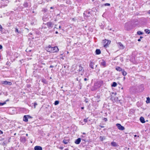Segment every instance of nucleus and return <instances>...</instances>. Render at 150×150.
Masks as SVG:
<instances>
[{
    "instance_id": "nucleus-9",
    "label": "nucleus",
    "mask_w": 150,
    "mask_h": 150,
    "mask_svg": "<svg viewBox=\"0 0 150 150\" xmlns=\"http://www.w3.org/2000/svg\"><path fill=\"white\" fill-rule=\"evenodd\" d=\"M1 83L5 85L10 86L12 84V83L11 82L8 81H2Z\"/></svg>"
},
{
    "instance_id": "nucleus-39",
    "label": "nucleus",
    "mask_w": 150,
    "mask_h": 150,
    "mask_svg": "<svg viewBox=\"0 0 150 150\" xmlns=\"http://www.w3.org/2000/svg\"><path fill=\"white\" fill-rule=\"evenodd\" d=\"M6 104V102H4L3 103L0 102V106H2L5 104Z\"/></svg>"
},
{
    "instance_id": "nucleus-16",
    "label": "nucleus",
    "mask_w": 150,
    "mask_h": 150,
    "mask_svg": "<svg viewBox=\"0 0 150 150\" xmlns=\"http://www.w3.org/2000/svg\"><path fill=\"white\" fill-rule=\"evenodd\" d=\"M41 81L44 84H47L48 83V81H47L46 79L43 78L41 79Z\"/></svg>"
},
{
    "instance_id": "nucleus-57",
    "label": "nucleus",
    "mask_w": 150,
    "mask_h": 150,
    "mask_svg": "<svg viewBox=\"0 0 150 150\" xmlns=\"http://www.w3.org/2000/svg\"><path fill=\"white\" fill-rule=\"evenodd\" d=\"M143 38V37L142 36H140V38H139V39H142V38Z\"/></svg>"
},
{
    "instance_id": "nucleus-45",
    "label": "nucleus",
    "mask_w": 150,
    "mask_h": 150,
    "mask_svg": "<svg viewBox=\"0 0 150 150\" xmlns=\"http://www.w3.org/2000/svg\"><path fill=\"white\" fill-rule=\"evenodd\" d=\"M28 116V119H29V118H33V117H31V116H30V115H27Z\"/></svg>"
},
{
    "instance_id": "nucleus-58",
    "label": "nucleus",
    "mask_w": 150,
    "mask_h": 150,
    "mask_svg": "<svg viewBox=\"0 0 150 150\" xmlns=\"http://www.w3.org/2000/svg\"><path fill=\"white\" fill-rule=\"evenodd\" d=\"M97 98H100V96H97Z\"/></svg>"
},
{
    "instance_id": "nucleus-64",
    "label": "nucleus",
    "mask_w": 150,
    "mask_h": 150,
    "mask_svg": "<svg viewBox=\"0 0 150 150\" xmlns=\"http://www.w3.org/2000/svg\"><path fill=\"white\" fill-rule=\"evenodd\" d=\"M64 150H69V149L68 148L65 149Z\"/></svg>"
},
{
    "instance_id": "nucleus-29",
    "label": "nucleus",
    "mask_w": 150,
    "mask_h": 150,
    "mask_svg": "<svg viewBox=\"0 0 150 150\" xmlns=\"http://www.w3.org/2000/svg\"><path fill=\"white\" fill-rule=\"evenodd\" d=\"M117 86V83L115 82H113L111 85V86L113 87H115Z\"/></svg>"
},
{
    "instance_id": "nucleus-4",
    "label": "nucleus",
    "mask_w": 150,
    "mask_h": 150,
    "mask_svg": "<svg viewBox=\"0 0 150 150\" xmlns=\"http://www.w3.org/2000/svg\"><path fill=\"white\" fill-rule=\"evenodd\" d=\"M83 15L84 16V18H86L90 17L91 14L90 12L88 11H85L83 13Z\"/></svg>"
},
{
    "instance_id": "nucleus-3",
    "label": "nucleus",
    "mask_w": 150,
    "mask_h": 150,
    "mask_svg": "<svg viewBox=\"0 0 150 150\" xmlns=\"http://www.w3.org/2000/svg\"><path fill=\"white\" fill-rule=\"evenodd\" d=\"M100 64L103 67H105L106 66V62L103 59L100 61Z\"/></svg>"
},
{
    "instance_id": "nucleus-6",
    "label": "nucleus",
    "mask_w": 150,
    "mask_h": 150,
    "mask_svg": "<svg viewBox=\"0 0 150 150\" xmlns=\"http://www.w3.org/2000/svg\"><path fill=\"white\" fill-rule=\"evenodd\" d=\"M45 24L47 26L48 28L50 29L52 28L54 25V24L51 22H47Z\"/></svg>"
},
{
    "instance_id": "nucleus-30",
    "label": "nucleus",
    "mask_w": 150,
    "mask_h": 150,
    "mask_svg": "<svg viewBox=\"0 0 150 150\" xmlns=\"http://www.w3.org/2000/svg\"><path fill=\"white\" fill-rule=\"evenodd\" d=\"M99 138L100 140L101 141H103V140H105V138L104 136H100L99 137Z\"/></svg>"
},
{
    "instance_id": "nucleus-12",
    "label": "nucleus",
    "mask_w": 150,
    "mask_h": 150,
    "mask_svg": "<svg viewBox=\"0 0 150 150\" xmlns=\"http://www.w3.org/2000/svg\"><path fill=\"white\" fill-rule=\"evenodd\" d=\"M42 148L40 146H36L34 148V150H42Z\"/></svg>"
},
{
    "instance_id": "nucleus-34",
    "label": "nucleus",
    "mask_w": 150,
    "mask_h": 150,
    "mask_svg": "<svg viewBox=\"0 0 150 150\" xmlns=\"http://www.w3.org/2000/svg\"><path fill=\"white\" fill-rule=\"evenodd\" d=\"M144 31L147 34H149L150 33V30L148 29H146L144 30Z\"/></svg>"
},
{
    "instance_id": "nucleus-42",
    "label": "nucleus",
    "mask_w": 150,
    "mask_h": 150,
    "mask_svg": "<svg viewBox=\"0 0 150 150\" xmlns=\"http://www.w3.org/2000/svg\"><path fill=\"white\" fill-rule=\"evenodd\" d=\"M37 104L35 102L34 103V106L35 108L36 107V106L37 105Z\"/></svg>"
},
{
    "instance_id": "nucleus-5",
    "label": "nucleus",
    "mask_w": 150,
    "mask_h": 150,
    "mask_svg": "<svg viewBox=\"0 0 150 150\" xmlns=\"http://www.w3.org/2000/svg\"><path fill=\"white\" fill-rule=\"evenodd\" d=\"M78 71H79V72L81 75H82L84 71V69L83 68L81 65H80L79 66V69Z\"/></svg>"
},
{
    "instance_id": "nucleus-53",
    "label": "nucleus",
    "mask_w": 150,
    "mask_h": 150,
    "mask_svg": "<svg viewBox=\"0 0 150 150\" xmlns=\"http://www.w3.org/2000/svg\"><path fill=\"white\" fill-rule=\"evenodd\" d=\"M101 128H104V126H101V125H100L99 126Z\"/></svg>"
},
{
    "instance_id": "nucleus-25",
    "label": "nucleus",
    "mask_w": 150,
    "mask_h": 150,
    "mask_svg": "<svg viewBox=\"0 0 150 150\" xmlns=\"http://www.w3.org/2000/svg\"><path fill=\"white\" fill-rule=\"evenodd\" d=\"M115 69L116 70L119 71H122L123 70V69H122L121 68L119 67H116Z\"/></svg>"
},
{
    "instance_id": "nucleus-10",
    "label": "nucleus",
    "mask_w": 150,
    "mask_h": 150,
    "mask_svg": "<svg viewBox=\"0 0 150 150\" xmlns=\"http://www.w3.org/2000/svg\"><path fill=\"white\" fill-rule=\"evenodd\" d=\"M59 49L57 46L52 47L51 53L57 52L59 51Z\"/></svg>"
},
{
    "instance_id": "nucleus-27",
    "label": "nucleus",
    "mask_w": 150,
    "mask_h": 150,
    "mask_svg": "<svg viewBox=\"0 0 150 150\" xmlns=\"http://www.w3.org/2000/svg\"><path fill=\"white\" fill-rule=\"evenodd\" d=\"M122 75L124 76H125L127 74V73L124 70V69H123L122 71Z\"/></svg>"
},
{
    "instance_id": "nucleus-15",
    "label": "nucleus",
    "mask_w": 150,
    "mask_h": 150,
    "mask_svg": "<svg viewBox=\"0 0 150 150\" xmlns=\"http://www.w3.org/2000/svg\"><path fill=\"white\" fill-rule=\"evenodd\" d=\"M28 115H25L23 118V120L25 122H27L28 121Z\"/></svg>"
},
{
    "instance_id": "nucleus-35",
    "label": "nucleus",
    "mask_w": 150,
    "mask_h": 150,
    "mask_svg": "<svg viewBox=\"0 0 150 150\" xmlns=\"http://www.w3.org/2000/svg\"><path fill=\"white\" fill-rule=\"evenodd\" d=\"M63 142L65 144H67L69 142V141L64 139V140H63Z\"/></svg>"
},
{
    "instance_id": "nucleus-61",
    "label": "nucleus",
    "mask_w": 150,
    "mask_h": 150,
    "mask_svg": "<svg viewBox=\"0 0 150 150\" xmlns=\"http://www.w3.org/2000/svg\"><path fill=\"white\" fill-rule=\"evenodd\" d=\"M55 33H56V34H58V32L57 31H56V32H55Z\"/></svg>"
},
{
    "instance_id": "nucleus-31",
    "label": "nucleus",
    "mask_w": 150,
    "mask_h": 150,
    "mask_svg": "<svg viewBox=\"0 0 150 150\" xmlns=\"http://www.w3.org/2000/svg\"><path fill=\"white\" fill-rule=\"evenodd\" d=\"M118 44L120 47H122L121 48L122 49H123L124 48V46L122 44V43L121 42H119Z\"/></svg>"
},
{
    "instance_id": "nucleus-59",
    "label": "nucleus",
    "mask_w": 150,
    "mask_h": 150,
    "mask_svg": "<svg viewBox=\"0 0 150 150\" xmlns=\"http://www.w3.org/2000/svg\"><path fill=\"white\" fill-rule=\"evenodd\" d=\"M54 8L53 7H51L50 8V9H53Z\"/></svg>"
},
{
    "instance_id": "nucleus-22",
    "label": "nucleus",
    "mask_w": 150,
    "mask_h": 150,
    "mask_svg": "<svg viewBox=\"0 0 150 150\" xmlns=\"http://www.w3.org/2000/svg\"><path fill=\"white\" fill-rule=\"evenodd\" d=\"M111 145L113 146L116 147L118 145L117 143L114 142H112L111 143Z\"/></svg>"
},
{
    "instance_id": "nucleus-19",
    "label": "nucleus",
    "mask_w": 150,
    "mask_h": 150,
    "mask_svg": "<svg viewBox=\"0 0 150 150\" xmlns=\"http://www.w3.org/2000/svg\"><path fill=\"white\" fill-rule=\"evenodd\" d=\"M1 32L2 33H6L7 32H8V31L6 30H5L4 28H3L1 29Z\"/></svg>"
},
{
    "instance_id": "nucleus-13",
    "label": "nucleus",
    "mask_w": 150,
    "mask_h": 150,
    "mask_svg": "<svg viewBox=\"0 0 150 150\" xmlns=\"http://www.w3.org/2000/svg\"><path fill=\"white\" fill-rule=\"evenodd\" d=\"M125 28L126 29V30H130L131 29V28H130L129 26V23H126L125 24Z\"/></svg>"
},
{
    "instance_id": "nucleus-36",
    "label": "nucleus",
    "mask_w": 150,
    "mask_h": 150,
    "mask_svg": "<svg viewBox=\"0 0 150 150\" xmlns=\"http://www.w3.org/2000/svg\"><path fill=\"white\" fill-rule=\"evenodd\" d=\"M137 33L138 35H141L143 34V32H142L141 31H138Z\"/></svg>"
},
{
    "instance_id": "nucleus-62",
    "label": "nucleus",
    "mask_w": 150,
    "mask_h": 150,
    "mask_svg": "<svg viewBox=\"0 0 150 150\" xmlns=\"http://www.w3.org/2000/svg\"><path fill=\"white\" fill-rule=\"evenodd\" d=\"M59 28H61V26H60V25L59 26Z\"/></svg>"
},
{
    "instance_id": "nucleus-11",
    "label": "nucleus",
    "mask_w": 150,
    "mask_h": 150,
    "mask_svg": "<svg viewBox=\"0 0 150 150\" xmlns=\"http://www.w3.org/2000/svg\"><path fill=\"white\" fill-rule=\"evenodd\" d=\"M10 141L9 139H6L5 140H4L2 144V145L4 146H6L7 145V144Z\"/></svg>"
},
{
    "instance_id": "nucleus-43",
    "label": "nucleus",
    "mask_w": 150,
    "mask_h": 150,
    "mask_svg": "<svg viewBox=\"0 0 150 150\" xmlns=\"http://www.w3.org/2000/svg\"><path fill=\"white\" fill-rule=\"evenodd\" d=\"M103 120H104L105 122H106L108 121V119L107 118H103Z\"/></svg>"
},
{
    "instance_id": "nucleus-20",
    "label": "nucleus",
    "mask_w": 150,
    "mask_h": 150,
    "mask_svg": "<svg viewBox=\"0 0 150 150\" xmlns=\"http://www.w3.org/2000/svg\"><path fill=\"white\" fill-rule=\"evenodd\" d=\"M139 120L140 122L142 123H144L145 122L144 119L143 117L141 116L140 117Z\"/></svg>"
},
{
    "instance_id": "nucleus-49",
    "label": "nucleus",
    "mask_w": 150,
    "mask_h": 150,
    "mask_svg": "<svg viewBox=\"0 0 150 150\" xmlns=\"http://www.w3.org/2000/svg\"><path fill=\"white\" fill-rule=\"evenodd\" d=\"M3 133V131H1V130H0V134H2Z\"/></svg>"
},
{
    "instance_id": "nucleus-17",
    "label": "nucleus",
    "mask_w": 150,
    "mask_h": 150,
    "mask_svg": "<svg viewBox=\"0 0 150 150\" xmlns=\"http://www.w3.org/2000/svg\"><path fill=\"white\" fill-rule=\"evenodd\" d=\"M81 142V139L78 138L77 139L75 142V143L76 144H79Z\"/></svg>"
},
{
    "instance_id": "nucleus-60",
    "label": "nucleus",
    "mask_w": 150,
    "mask_h": 150,
    "mask_svg": "<svg viewBox=\"0 0 150 150\" xmlns=\"http://www.w3.org/2000/svg\"><path fill=\"white\" fill-rule=\"evenodd\" d=\"M125 79V77H124L123 78V80H124Z\"/></svg>"
},
{
    "instance_id": "nucleus-26",
    "label": "nucleus",
    "mask_w": 150,
    "mask_h": 150,
    "mask_svg": "<svg viewBox=\"0 0 150 150\" xmlns=\"http://www.w3.org/2000/svg\"><path fill=\"white\" fill-rule=\"evenodd\" d=\"M94 64L93 63V62H91L89 65V66L92 69H93L94 68L93 67Z\"/></svg>"
},
{
    "instance_id": "nucleus-56",
    "label": "nucleus",
    "mask_w": 150,
    "mask_h": 150,
    "mask_svg": "<svg viewBox=\"0 0 150 150\" xmlns=\"http://www.w3.org/2000/svg\"><path fill=\"white\" fill-rule=\"evenodd\" d=\"M81 109L83 110L84 109V107H81Z\"/></svg>"
},
{
    "instance_id": "nucleus-48",
    "label": "nucleus",
    "mask_w": 150,
    "mask_h": 150,
    "mask_svg": "<svg viewBox=\"0 0 150 150\" xmlns=\"http://www.w3.org/2000/svg\"><path fill=\"white\" fill-rule=\"evenodd\" d=\"M3 48V46H2L1 45H0V50H1V49H2Z\"/></svg>"
},
{
    "instance_id": "nucleus-50",
    "label": "nucleus",
    "mask_w": 150,
    "mask_h": 150,
    "mask_svg": "<svg viewBox=\"0 0 150 150\" xmlns=\"http://www.w3.org/2000/svg\"><path fill=\"white\" fill-rule=\"evenodd\" d=\"M9 100V99H8L7 100H6L4 102H6H6L7 101H8Z\"/></svg>"
},
{
    "instance_id": "nucleus-23",
    "label": "nucleus",
    "mask_w": 150,
    "mask_h": 150,
    "mask_svg": "<svg viewBox=\"0 0 150 150\" xmlns=\"http://www.w3.org/2000/svg\"><path fill=\"white\" fill-rule=\"evenodd\" d=\"M23 6H24V7L27 8L29 4L27 2L25 1L23 4Z\"/></svg>"
},
{
    "instance_id": "nucleus-28",
    "label": "nucleus",
    "mask_w": 150,
    "mask_h": 150,
    "mask_svg": "<svg viewBox=\"0 0 150 150\" xmlns=\"http://www.w3.org/2000/svg\"><path fill=\"white\" fill-rule=\"evenodd\" d=\"M15 33L17 34L21 33V32L18 30V29L17 28H16L15 29Z\"/></svg>"
},
{
    "instance_id": "nucleus-47",
    "label": "nucleus",
    "mask_w": 150,
    "mask_h": 150,
    "mask_svg": "<svg viewBox=\"0 0 150 150\" xmlns=\"http://www.w3.org/2000/svg\"><path fill=\"white\" fill-rule=\"evenodd\" d=\"M85 102L86 103H87L88 102V99H85Z\"/></svg>"
},
{
    "instance_id": "nucleus-8",
    "label": "nucleus",
    "mask_w": 150,
    "mask_h": 150,
    "mask_svg": "<svg viewBox=\"0 0 150 150\" xmlns=\"http://www.w3.org/2000/svg\"><path fill=\"white\" fill-rule=\"evenodd\" d=\"M52 47L50 45H48L47 47H45L46 50L48 52L51 53Z\"/></svg>"
},
{
    "instance_id": "nucleus-7",
    "label": "nucleus",
    "mask_w": 150,
    "mask_h": 150,
    "mask_svg": "<svg viewBox=\"0 0 150 150\" xmlns=\"http://www.w3.org/2000/svg\"><path fill=\"white\" fill-rule=\"evenodd\" d=\"M116 125L118 129L119 130H123L125 129V127L121 125L120 124L117 123L116 124Z\"/></svg>"
},
{
    "instance_id": "nucleus-52",
    "label": "nucleus",
    "mask_w": 150,
    "mask_h": 150,
    "mask_svg": "<svg viewBox=\"0 0 150 150\" xmlns=\"http://www.w3.org/2000/svg\"><path fill=\"white\" fill-rule=\"evenodd\" d=\"M2 28V26L0 25V31H1V29Z\"/></svg>"
},
{
    "instance_id": "nucleus-18",
    "label": "nucleus",
    "mask_w": 150,
    "mask_h": 150,
    "mask_svg": "<svg viewBox=\"0 0 150 150\" xmlns=\"http://www.w3.org/2000/svg\"><path fill=\"white\" fill-rule=\"evenodd\" d=\"M97 88V87L95 86V85L94 84V85L91 87V91H93L96 90Z\"/></svg>"
},
{
    "instance_id": "nucleus-24",
    "label": "nucleus",
    "mask_w": 150,
    "mask_h": 150,
    "mask_svg": "<svg viewBox=\"0 0 150 150\" xmlns=\"http://www.w3.org/2000/svg\"><path fill=\"white\" fill-rule=\"evenodd\" d=\"M82 142L81 144H82L83 146L86 145L85 143L87 142L85 139H81Z\"/></svg>"
},
{
    "instance_id": "nucleus-41",
    "label": "nucleus",
    "mask_w": 150,
    "mask_h": 150,
    "mask_svg": "<svg viewBox=\"0 0 150 150\" xmlns=\"http://www.w3.org/2000/svg\"><path fill=\"white\" fill-rule=\"evenodd\" d=\"M82 84L81 83H80L79 85V89H81V88Z\"/></svg>"
},
{
    "instance_id": "nucleus-46",
    "label": "nucleus",
    "mask_w": 150,
    "mask_h": 150,
    "mask_svg": "<svg viewBox=\"0 0 150 150\" xmlns=\"http://www.w3.org/2000/svg\"><path fill=\"white\" fill-rule=\"evenodd\" d=\"M31 86L30 84H28L27 85V87L28 88H29Z\"/></svg>"
},
{
    "instance_id": "nucleus-32",
    "label": "nucleus",
    "mask_w": 150,
    "mask_h": 150,
    "mask_svg": "<svg viewBox=\"0 0 150 150\" xmlns=\"http://www.w3.org/2000/svg\"><path fill=\"white\" fill-rule=\"evenodd\" d=\"M110 4L109 3H105V4H103L102 5V7H103L104 6H110Z\"/></svg>"
},
{
    "instance_id": "nucleus-14",
    "label": "nucleus",
    "mask_w": 150,
    "mask_h": 150,
    "mask_svg": "<svg viewBox=\"0 0 150 150\" xmlns=\"http://www.w3.org/2000/svg\"><path fill=\"white\" fill-rule=\"evenodd\" d=\"M20 140L21 142L22 143H25L26 142V138L23 136L21 137Z\"/></svg>"
},
{
    "instance_id": "nucleus-37",
    "label": "nucleus",
    "mask_w": 150,
    "mask_h": 150,
    "mask_svg": "<svg viewBox=\"0 0 150 150\" xmlns=\"http://www.w3.org/2000/svg\"><path fill=\"white\" fill-rule=\"evenodd\" d=\"M59 101L58 100H56L54 101V104L56 105H58L59 104Z\"/></svg>"
},
{
    "instance_id": "nucleus-51",
    "label": "nucleus",
    "mask_w": 150,
    "mask_h": 150,
    "mask_svg": "<svg viewBox=\"0 0 150 150\" xmlns=\"http://www.w3.org/2000/svg\"><path fill=\"white\" fill-rule=\"evenodd\" d=\"M53 67H54V66H53L51 65L49 67H50V68H53Z\"/></svg>"
},
{
    "instance_id": "nucleus-2",
    "label": "nucleus",
    "mask_w": 150,
    "mask_h": 150,
    "mask_svg": "<svg viewBox=\"0 0 150 150\" xmlns=\"http://www.w3.org/2000/svg\"><path fill=\"white\" fill-rule=\"evenodd\" d=\"M103 42L104 43V47H108L109 45L110 44L111 42L110 40H107L106 39L103 40Z\"/></svg>"
},
{
    "instance_id": "nucleus-33",
    "label": "nucleus",
    "mask_w": 150,
    "mask_h": 150,
    "mask_svg": "<svg viewBox=\"0 0 150 150\" xmlns=\"http://www.w3.org/2000/svg\"><path fill=\"white\" fill-rule=\"evenodd\" d=\"M150 98L149 97H148L146 98V103H150Z\"/></svg>"
},
{
    "instance_id": "nucleus-1",
    "label": "nucleus",
    "mask_w": 150,
    "mask_h": 150,
    "mask_svg": "<svg viewBox=\"0 0 150 150\" xmlns=\"http://www.w3.org/2000/svg\"><path fill=\"white\" fill-rule=\"evenodd\" d=\"M103 81H97L94 83L95 86L97 87L98 88L100 87V86L103 85Z\"/></svg>"
},
{
    "instance_id": "nucleus-21",
    "label": "nucleus",
    "mask_w": 150,
    "mask_h": 150,
    "mask_svg": "<svg viewBox=\"0 0 150 150\" xmlns=\"http://www.w3.org/2000/svg\"><path fill=\"white\" fill-rule=\"evenodd\" d=\"M101 51L99 49H96L95 51L96 54V55L100 54H101Z\"/></svg>"
},
{
    "instance_id": "nucleus-55",
    "label": "nucleus",
    "mask_w": 150,
    "mask_h": 150,
    "mask_svg": "<svg viewBox=\"0 0 150 150\" xmlns=\"http://www.w3.org/2000/svg\"><path fill=\"white\" fill-rule=\"evenodd\" d=\"M137 40H138V42H140V41H141V39H138Z\"/></svg>"
},
{
    "instance_id": "nucleus-44",
    "label": "nucleus",
    "mask_w": 150,
    "mask_h": 150,
    "mask_svg": "<svg viewBox=\"0 0 150 150\" xmlns=\"http://www.w3.org/2000/svg\"><path fill=\"white\" fill-rule=\"evenodd\" d=\"M87 119H87H84L83 120V121L85 123L87 122Z\"/></svg>"
},
{
    "instance_id": "nucleus-40",
    "label": "nucleus",
    "mask_w": 150,
    "mask_h": 150,
    "mask_svg": "<svg viewBox=\"0 0 150 150\" xmlns=\"http://www.w3.org/2000/svg\"><path fill=\"white\" fill-rule=\"evenodd\" d=\"M88 80H89L88 77V76H87V78H84V80L85 81Z\"/></svg>"
},
{
    "instance_id": "nucleus-38",
    "label": "nucleus",
    "mask_w": 150,
    "mask_h": 150,
    "mask_svg": "<svg viewBox=\"0 0 150 150\" xmlns=\"http://www.w3.org/2000/svg\"><path fill=\"white\" fill-rule=\"evenodd\" d=\"M139 88H141V90H142V91H143L144 90V87H143V84L139 86Z\"/></svg>"
},
{
    "instance_id": "nucleus-63",
    "label": "nucleus",
    "mask_w": 150,
    "mask_h": 150,
    "mask_svg": "<svg viewBox=\"0 0 150 150\" xmlns=\"http://www.w3.org/2000/svg\"><path fill=\"white\" fill-rule=\"evenodd\" d=\"M148 13L149 14H150V10H149L148 11Z\"/></svg>"
},
{
    "instance_id": "nucleus-54",
    "label": "nucleus",
    "mask_w": 150,
    "mask_h": 150,
    "mask_svg": "<svg viewBox=\"0 0 150 150\" xmlns=\"http://www.w3.org/2000/svg\"><path fill=\"white\" fill-rule=\"evenodd\" d=\"M59 148L61 149H63V147H59Z\"/></svg>"
}]
</instances>
